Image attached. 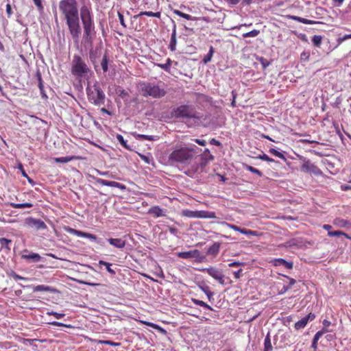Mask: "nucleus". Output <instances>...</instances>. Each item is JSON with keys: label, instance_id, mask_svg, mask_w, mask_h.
<instances>
[{"label": "nucleus", "instance_id": "obj_28", "mask_svg": "<svg viewBox=\"0 0 351 351\" xmlns=\"http://www.w3.org/2000/svg\"><path fill=\"white\" fill-rule=\"evenodd\" d=\"M288 17H289V19H291L293 21H298V22H300V23H302L306 24V25H311L314 23L313 21H312L311 20H308V19H306L304 18H302L300 16H288Z\"/></svg>", "mask_w": 351, "mask_h": 351}, {"label": "nucleus", "instance_id": "obj_58", "mask_svg": "<svg viewBox=\"0 0 351 351\" xmlns=\"http://www.w3.org/2000/svg\"><path fill=\"white\" fill-rule=\"evenodd\" d=\"M243 265V263L239 262V261H234V262L229 263L228 266L230 267H237V266H240V265Z\"/></svg>", "mask_w": 351, "mask_h": 351}, {"label": "nucleus", "instance_id": "obj_2", "mask_svg": "<svg viewBox=\"0 0 351 351\" xmlns=\"http://www.w3.org/2000/svg\"><path fill=\"white\" fill-rule=\"evenodd\" d=\"M196 158V152L194 149L182 146H176L169 156V161L172 164H190Z\"/></svg>", "mask_w": 351, "mask_h": 351}, {"label": "nucleus", "instance_id": "obj_12", "mask_svg": "<svg viewBox=\"0 0 351 351\" xmlns=\"http://www.w3.org/2000/svg\"><path fill=\"white\" fill-rule=\"evenodd\" d=\"M221 225L225 226L234 231L239 232L241 234H245V235H250V236H254L257 237L258 236V232L257 231L248 230L245 228H241L236 225L228 223L227 222H221Z\"/></svg>", "mask_w": 351, "mask_h": 351}, {"label": "nucleus", "instance_id": "obj_59", "mask_svg": "<svg viewBox=\"0 0 351 351\" xmlns=\"http://www.w3.org/2000/svg\"><path fill=\"white\" fill-rule=\"evenodd\" d=\"M284 277L287 278L289 280V285L288 286H290V288L294 285L296 282V280L292 278H290L286 275H283Z\"/></svg>", "mask_w": 351, "mask_h": 351}, {"label": "nucleus", "instance_id": "obj_35", "mask_svg": "<svg viewBox=\"0 0 351 351\" xmlns=\"http://www.w3.org/2000/svg\"><path fill=\"white\" fill-rule=\"evenodd\" d=\"M0 243L1 245V247H5L8 251L10 250V244L12 243V240L6 238H0Z\"/></svg>", "mask_w": 351, "mask_h": 351}, {"label": "nucleus", "instance_id": "obj_8", "mask_svg": "<svg viewBox=\"0 0 351 351\" xmlns=\"http://www.w3.org/2000/svg\"><path fill=\"white\" fill-rule=\"evenodd\" d=\"M173 114L176 118H194L195 117L190 106L181 105L175 108Z\"/></svg>", "mask_w": 351, "mask_h": 351}, {"label": "nucleus", "instance_id": "obj_27", "mask_svg": "<svg viewBox=\"0 0 351 351\" xmlns=\"http://www.w3.org/2000/svg\"><path fill=\"white\" fill-rule=\"evenodd\" d=\"M135 137L136 139L140 140V141L147 140V141H156L158 139V138H157L156 136H154L145 135V134H140L135 135Z\"/></svg>", "mask_w": 351, "mask_h": 351}, {"label": "nucleus", "instance_id": "obj_48", "mask_svg": "<svg viewBox=\"0 0 351 351\" xmlns=\"http://www.w3.org/2000/svg\"><path fill=\"white\" fill-rule=\"evenodd\" d=\"M99 343L101 344L109 345V346H121L120 343L113 342V341H111L109 340H100L99 341Z\"/></svg>", "mask_w": 351, "mask_h": 351}, {"label": "nucleus", "instance_id": "obj_38", "mask_svg": "<svg viewBox=\"0 0 351 351\" xmlns=\"http://www.w3.org/2000/svg\"><path fill=\"white\" fill-rule=\"evenodd\" d=\"M99 265H104L106 267V270L108 271V272H109L112 275H114L115 274V271L113 270L112 269H111V265H112L111 263H107V262H106L104 261H99Z\"/></svg>", "mask_w": 351, "mask_h": 351}, {"label": "nucleus", "instance_id": "obj_21", "mask_svg": "<svg viewBox=\"0 0 351 351\" xmlns=\"http://www.w3.org/2000/svg\"><path fill=\"white\" fill-rule=\"evenodd\" d=\"M148 213L152 215L154 217L165 216L164 211L158 206L151 207L148 210Z\"/></svg>", "mask_w": 351, "mask_h": 351}, {"label": "nucleus", "instance_id": "obj_60", "mask_svg": "<svg viewBox=\"0 0 351 351\" xmlns=\"http://www.w3.org/2000/svg\"><path fill=\"white\" fill-rule=\"evenodd\" d=\"M51 325L54 326H66V327H68L69 328L70 327V325H65L62 323H60V322H53L51 323Z\"/></svg>", "mask_w": 351, "mask_h": 351}, {"label": "nucleus", "instance_id": "obj_5", "mask_svg": "<svg viewBox=\"0 0 351 351\" xmlns=\"http://www.w3.org/2000/svg\"><path fill=\"white\" fill-rule=\"evenodd\" d=\"M88 98L94 104L100 106L104 104L105 95L99 86L94 85L86 89Z\"/></svg>", "mask_w": 351, "mask_h": 351}, {"label": "nucleus", "instance_id": "obj_25", "mask_svg": "<svg viewBox=\"0 0 351 351\" xmlns=\"http://www.w3.org/2000/svg\"><path fill=\"white\" fill-rule=\"evenodd\" d=\"M79 157L75 156H68L66 157H59V158H55L53 160L57 163H66L68 162H70L71 160L78 159Z\"/></svg>", "mask_w": 351, "mask_h": 351}, {"label": "nucleus", "instance_id": "obj_47", "mask_svg": "<svg viewBox=\"0 0 351 351\" xmlns=\"http://www.w3.org/2000/svg\"><path fill=\"white\" fill-rule=\"evenodd\" d=\"M201 289L205 293L209 300L213 298V293L210 290L208 287H201Z\"/></svg>", "mask_w": 351, "mask_h": 351}, {"label": "nucleus", "instance_id": "obj_4", "mask_svg": "<svg viewBox=\"0 0 351 351\" xmlns=\"http://www.w3.org/2000/svg\"><path fill=\"white\" fill-rule=\"evenodd\" d=\"M71 71L75 77H82L90 72V69L81 56L75 54L71 62Z\"/></svg>", "mask_w": 351, "mask_h": 351}, {"label": "nucleus", "instance_id": "obj_55", "mask_svg": "<svg viewBox=\"0 0 351 351\" xmlns=\"http://www.w3.org/2000/svg\"><path fill=\"white\" fill-rule=\"evenodd\" d=\"M118 17H119V21H120L121 25L123 27H126V25H125V21H124L123 15L121 13L118 12Z\"/></svg>", "mask_w": 351, "mask_h": 351}, {"label": "nucleus", "instance_id": "obj_29", "mask_svg": "<svg viewBox=\"0 0 351 351\" xmlns=\"http://www.w3.org/2000/svg\"><path fill=\"white\" fill-rule=\"evenodd\" d=\"M191 301L195 305H198L199 306L206 308L209 309L210 311H213V308L210 305H208V304H206V302H204L202 300H198V299H195V298H192Z\"/></svg>", "mask_w": 351, "mask_h": 351}, {"label": "nucleus", "instance_id": "obj_9", "mask_svg": "<svg viewBox=\"0 0 351 351\" xmlns=\"http://www.w3.org/2000/svg\"><path fill=\"white\" fill-rule=\"evenodd\" d=\"M84 29V38L86 41L92 42L93 38L95 36V26L94 19L82 22Z\"/></svg>", "mask_w": 351, "mask_h": 351}, {"label": "nucleus", "instance_id": "obj_20", "mask_svg": "<svg viewBox=\"0 0 351 351\" xmlns=\"http://www.w3.org/2000/svg\"><path fill=\"white\" fill-rule=\"evenodd\" d=\"M271 263L274 266H280L283 265L286 268L291 269L293 267V264L292 262L287 261L286 260L279 258H275L273 261H271Z\"/></svg>", "mask_w": 351, "mask_h": 351}, {"label": "nucleus", "instance_id": "obj_3", "mask_svg": "<svg viewBox=\"0 0 351 351\" xmlns=\"http://www.w3.org/2000/svg\"><path fill=\"white\" fill-rule=\"evenodd\" d=\"M139 93L145 97L159 99L163 97L167 91L158 84L152 82H141L139 84Z\"/></svg>", "mask_w": 351, "mask_h": 351}, {"label": "nucleus", "instance_id": "obj_63", "mask_svg": "<svg viewBox=\"0 0 351 351\" xmlns=\"http://www.w3.org/2000/svg\"><path fill=\"white\" fill-rule=\"evenodd\" d=\"M210 143L211 145H216V146H220L221 145V143L216 140L215 138H212L210 141Z\"/></svg>", "mask_w": 351, "mask_h": 351}, {"label": "nucleus", "instance_id": "obj_50", "mask_svg": "<svg viewBox=\"0 0 351 351\" xmlns=\"http://www.w3.org/2000/svg\"><path fill=\"white\" fill-rule=\"evenodd\" d=\"M139 156L142 160H143L147 164H150L152 162V158L150 156H146L143 154H139Z\"/></svg>", "mask_w": 351, "mask_h": 351}, {"label": "nucleus", "instance_id": "obj_15", "mask_svg": "<svg viewBox=\"0 0 351 351\" xmlns=\"http://www.w3.org/2000/svg\"><path fill=\"white\" fill-rule=\"evenodd\" d=\"M21 257L26 261L33 263H38L42 258V257L38 254L34 252H29L27 250L23 251Z\"/></svg>", "mask_w": 351, "mask_h": 351}, {"label": "nucleus", "instance_id": "obj_44", "mask_svg": "<svg viewBox=\"0 0 351 351\" xmlns=\"http://www.w3.org/2000/svg\"><path fill=\"white\" fill-rule=\"evenodd\" d=\"M260 34V31L257 29H253L249 32L245 33L243 34L244 38L247 37H255Z\"/></svg>", "mask_w": 351, "mask_h": 351}, {"label": "nucleus", "instance_id": "obj_19", "mask_svg": "<svg viewBox=\"0 0 351 351\" xmlns=\"http://www.w3.org/2000/svg\"><path fill=\"white\" fill-rule=\"evenodd\" d=\"M108 242L112 246L118 248L123 249L125 247L126 244V241L119 239V238H110L108 239Z\"/></svg>", "mask_w": 351, "mask_h": 351}, {"label": "nucleus", "instance_id": "obj_32", "mask_svg": "<svg viewBox=\"0 0 351 351\" xmlns=\"http://www.w3.org/2000/svg\"><path fill=\"white\" fill-rule=\"evenodd\" d=\"M273 349L269 335H267L264 340V351H271Z\"/></svg>", "mask_w": 351, "mask_h": 351}, {"label": "nucleus", "instance_id": "obj_49", "mask_svg": "<svg viewBox=\"0 0 351 351\" xmlns=\"http://www.w3.org/2000/svg\"><path fill=\"white\" fill-rule=\"evenodd\" d=\"M257 158H259V159H261V160H262L267 161V162H275V160H274L273 158H271L269 157V156H268L267 154H262V155H259Z\"/></svg>", "mask_w": 351, "mask_h": 351}, {"label": "nucleus", "instance_id": "obj_40", "mask_svg": "<svg viewBox=\"0 0 351 351\" xmlns=\"http://www.w3.org/2000/svg\"><path fill=\"white\" fill-rule=\"evenodd\" d=\"M269 152L276 157H278V158L285 160H286V158L284 156V154H282L281 152H278V150H276L274 148H270L269 150Z\"/></svg>", "mask_w": 351, "mask_h": 351}, {"label": "nucleus", "instance_id": "obj_22", "mask_svg": "<svg viewBox=\"0 0 351 351\" xmlns=\"http://www.w3.org/2000/svg\"><path fill=\"white\" fill-rule=\"evenodd\" d=\"M169 49L171 51H176V25H174V27L172 30V33L171 35V40L169 45Z\"/></svg>", "mask_w": 351, "mask_h": 351}, {"label": "nucleus", "instance_id": "obj_42", "mask_svg": "<svg viewBox=\"0 0 351 351\" xmlns=\"http://www.w3.org/2000/svg\"><path fill=\"white\" fill-rule=\"evenodd\" d=\"M116 138L120 144L127 149H130L129 146L127 145L126 141L124 140L123 136L119 134H117Z\"/></svg>", "mask_w": 351, "mask_h": 351}, {"label": "nucleus", "instance_id": "obj_46", "mask_svg": "<svg viewBox=\"0 0 351 351\" xmlns=\"http://www.w3.org/2000/svg\"><path fill=\"white\" fill-rule=\"evenodd\" d=\"M142 323L144 324L145 325L150 326L154 329H156V330H160L162 332H165V330L164 329H162L160 326H159L158 325H157L156 324L149 322H142Z\"/></svg>", "mask_w": 351, "mask_h": 351}, {"label": "nucleus", "instance_id": "obj_30", "mask_svg": "<svg viewBox=\"0 0 351 351\" xmlns=\"http://www.w3.org/2000/svg\"><path fill=\"white\" fill-rule=\"evenodd\" d=\"M334 224L340 228H345L348 226L350 224V223L346 219L337 218L334 220Z\"/></svg>", "mask_w": 351, "mask_h": 351}, {"label": "nucleus", "instance_id": "obj_53", "mask_svg": "<svg viewBox=\"0 0 351 351\" xmlns=\"http://www.w3.org/2000/svg\"><path fill=\"white\" fill-rule=\"evenodd\" d=\"M205 165V163L198 164L197 162H195V164L192 167L193 169L191 171L193 172H195L199 169V167H201V169H202Z\"/></svg>", "mask_w": 351, "mask_h": 351}, {"label": "nucleus", "instance_id": "obj_18", "mask_svg": "<svg viewBox=\"0 0 351 351\" xmlns=\"http://www.w3.org/2000/svg\"><path fill=\"white\" fill-rule=\"evenodd\" d=\"M98 182L103 186L116 187L122 190H124L126 188L125 185L114 181H109L106 180L99 179Z\"/></svg>", "mask_w": 351, "mask_h": 351}, {"label": "nucleus", "instance_id": "obj_16", "mask_svg": "<svg viewBox=\"0 0 351 351\" xmlns=\"http://www.w3.org/2000/svg\"><path fill=\"white\" fill-rule=\"evenodd\" d=\"M315 318V315L312 313H309L304 317L302 318L300 320L298 321L295 324V328L296 330H300L301 328H304L306 324H308L309 320H313Z\"/></svg>", "mask_w": 351, "mask_h": 351}, {"label": "nucleus", "instance_id": "obj_36", "mask_svg": "<svg viewBox=\"0 0 351 351\" xmlns=\"http://www.w3.org/2000/svg\"><path fill=\"white\" fill-rule=\"evenodd\" d=\"M243 167L246 170H247L253 173L257 174L260 177L263 176V173L261 171H259L258 169H257L250 165H248L247 164H243Z\"/></svg>", "mask_w": 351, "mask_h": 351}, {"label": "nucleus", "instance_id": "obj_57", "mask_svg": "<svg viewBox=\"0 0 351 351\" xmlns=\"http://www.w3.org/2000/svg\"><path fill=\"white\" fill-rule=\"evenodd\" d=\"M261 63L263 69L267 68L269 65V62L263 58H261Z\"/></svg>", "mask_w": 351, "mask_h": 351}, {"label": "nucleus", "instance_id": "obj_6", "mask_svg": "<svg viewBox=\"0 0 351 351\" xmlns=\"http://www.w3.org/2000/svg\"><path fill=\"white\" fill-rule=\"evenodd\" d=\"M182 215L189 218L197 219H215L217 217L215 212L207 210H191L188 209L182 210Z\"/></svg>", "mask_w": 351, "mask_h": 351}, {"label": "nucleus", "instance_id": "obj_31", "mask_svg": "<svg viewBox=\"0 0 351 351\" xmlns=\"http://www.w3.org/2000/svg\"><path fill=\"white\" fill-rule=\"evenodd\" d=\"M214 52H215V51H214L213 47L210 46L209 48L208 53L204 57V58L202 60V61L204 64H207L211 60Z\"/></svg>", "mask_w": 351, "mask_h": 351}, {"label": "nucleus", "instance_id": "obj_56", "mask_svg": "<svg viewBox=\"0 0 351 351\" xmlns=\"http://www.w3.org/2000/svg\"><path fill=\"white\" fill-rule=\"evenodd\" d=\"M242 269H239L238 271H234L233 275L236 279H239L242 276Z\"/></svg>", "mask_w": 351, "mask_h": 351}, {"label": "nucleus", "instance_id": "obj_17", "mask_svg": "<svg viewBox=\"0 0 351 351\" xmlns=\"http://www.w3.org/2000/svg\"><path fill=\"white\" fill-rule=\"evenodd\" d=\"M199 252L198 250H193L187 252H180L178 253V256L184 259H189L191 258H196L199 256Z\"/></svg>", "mask_w": 351, "mask_h": 351}, {"label": "nucleus", "instance_id": "obj_14", "mask_svg": "<svg viewBox=\"0 0 351 351\" xmlns=\"http://www.w3.org/2000/svg\"><path fill=\"white\" fill-rule=\"evenodd\" d=\"M65 230L67 232L74 234V235H76L77 237L87 238L92 241H95L97 239V237L90 233L84 232H82L80 230L73 229L70 227L66 228Z\"/></svg>", "mask_w": 351, "mask_h": 351}, {"label": "nucleus", "instance_id": "obj_52", "mask_svg": "<svg viewBox=\"0 0 351 351\" xmlns=\"http://www.w3.org/2000/svg\"><path fill=\"white\" fill-rule=\"evenodd\" d=\"M47 315H53V316H54L56 319H61V318L64 317V315H65L64 313H59L54 312V311L48 312V313H47Z\"/></svg>", "mask_w": 351, "mask_h": 351}, {"label": "nucleus", "instance_id": "obj_51", "mask_svg": "<svg viewBox=\"0 0 351 351\" xmlns=\"http://www.w3.org/2000/svg\"><path fill=\"white\" fill-rule=\"evenodd\" d=\"M35 4V5L36 6L37 9L40 11V12H43V10H44V7L43 5V3H42V0H32Z\"/></svg>", "mask_w": 351, "mask_h": 351}, {"label": "nucleus", "instance_id": "obj_54", "mask_svg": "<svg viewBox=\"0 0 351 351\" xmlns=\"http://www.w3.org/2000/svg\"><path fill=\"white\" fill-rule=\"evenodd\" d=\"M37 77H38V88L40 90H42V88H44V86H43L41 75L39 73H38Z\"/></svg>", "mask_w": 351, "mask_h": 351}, {"label": "nucleus", "instance_id": "obj_39", "mask_svg": "<svg viewBox=\"0 0 351 351\" xmlns=\"http://www.w3.org/2000/svg\"><path fill=\"white\" fill-rule=\"evenodd\" d=\"M101 66L104 73L107 72L108 70V59L105 54L102 58V60L101 62Z\"/></svg>", "mask_w": 351, "mask_h": 351}, {"label": "nucleus", "instance_id": "obj_61", "mask_svg": "<svg viewBox=\"0 0 351 351\" xmlns=\"http://www.w3.org/2000/svg\"><path fill=\"white\" fill-rule=\"evenodd\" d=\"M6 12L8 16H10L12 14V8L9 3L6 5Z\"/></svg>", "mask_w": 351, "mask_h": 351}, {"label": "nucleus", "instance_id": "obj_64", "mask_svg": "<svg viewBox=\"0 0 351 351\" xmlns=\"http://www.w3.org/2000/svg\"><path fill=\"white\" fill-rule=\"evenodd\" d=\"M194 141L195 143H197L199 145L204 146L206 144V142L204 140H200V139L196 138Z\"/></svg>", "mask_w": 351, "mask_h": 351}, {"label": "nucleus", "instance_id": "obj_45", "mask_svg": "<svg viewBox=\"0 0 351 351\" xmlns=\"http://www.w3.org/2000/svg\"><path fill=\"white\" fill-rule=\"evenodd\" d=\"M10 277L13 278V279L16 281L22 280H27L28 278L19 276L16 272L12 271L9 274Z\"/></svg>", "mask_w": 351, "mask_h": 351}, {"label": "nucleus", "instance_id": "obj_1", "mask_svg": "<svg viewBox=\"0 0 351 351\" xmlns=\"http://www.w3.org/2000/svg\"><path fill=\"white\" fill-rule=\"evenodd\" d=\"M58 9L73 41L78 43L82 33L77 0H60Z\"/></svg>", "mask_w": 351, "mask_h": 351}, {"label": "nucleus", "instance_id": "obj_37", "mask_svg": "<svg viewBox=\"0 0 351 351\" xmlns=\"http://www.w3.org/2000/svg\"><path fill=\"white\" fill-rule=\"evenodd\" d=\"M328 235L330 237H339L341 235L345 236L346 238L351 240V237H350L348 234H346L345 232L342 231H329L328 232Z\"/></svg>", "mask_w": 351, "mask_h": 351}, {"label": "nucleus", "instance_id": "obj_7", "mask_svg": "<svg viewBox=\"0 0 351 351\" xmlns=\"http://www.w3.org/2000/svg\"><path fill=\"white\" fill-rule=\"evenodd\" d=\"M80 16L82 22L93 20V13L90 0H80Z\"/></svg>", "mask_w": 351, "mask_h": 351}, {"label": "nucleus", "instance_id": "obj_26", "mask_svg": "<svg viewBox=\"0 0 351 351\" xmlns=\"http://www.w3.org/2000/svg\"><path fill=\"white\" fill-rule=\"evenodd\" d=\"M147 16L156 17V18L160 19V16H161V13H160V12H153L152 11H144V12H141L135 17H138V16Z\"/></svg>", "mask_w": 351, "mask_h": 351}, {"label": "nucleus", "instance_id": "obj_13", "mask_svg": "<svg viewBox=\"0 0 351 351\" xmlns=\"http://www.w3.org/2000/svg\"><path fill=\"white\" fill-rule=\"evenodd\" d=\"M25 223L31 228H34L36 230H45L47 229V225L43 221L38 219L29 217L25 219Z\"/></svg>", "mask_w": 351, "mask_h": 351}, {"label": "nucleus", "instance_id": "obj_10", "mask_svg": "<svg viewBox=\"0 0 351 351\" xmlns=\"http://www.w3.org/2000/svg\"><path fill=\"white\" fill-rule=\"evenodd\" d=\"M304 160V162L301 166V171L304 173H311L315 176H319L322 173V171L318 167L312 163L309 160H306L304 157H300V159Z\"/></svg>", "mask_w": 351, "mask_h": 351}, {"label": "nucleus", "instance_id": "obj_33", "mask_svg": "<svg viewBox=\"0 0 351 351\" xmlns=\"http://www.w3.org/2000/svg\"><path fill=\"white\" fill-rule=\"evenodd\" d=\"M172 60L170 58H167L166 62L165 64H157L156 65L162 69H164L166 71H169V69L171 66Z\"/></svg>", "mask_w": 351, "mask_h": 351}, {"label": "nucleus", "instance_id": "obj_62", "mask_svg": "<svg viewBox=\"0 0 351 351\" xmlns=\"http://www.w3.org/2000/svg\"><path fill=\"white\" fill-rule=\"evenodd\" d=\"M322 324L324 325L323 328L326 329V328H328L330 326L331 322L328 319H324Z\"/></svg>", "mask_w": 351, "mask_h": 351}, {"label": "nucleus", "instance_id": "obj_43", "mask_svg": "<svg viewBox=\"0 0 351 351\" xmlns=\"http://www.w3.org/2000/svg\"><path fill=\"white\" fill-rule=\"evenodd\" d=\"M328 332V330L323 328L322 330L317 332L313 338V344L322 336L323 334Z\"/></svg>", "mask_w": 351, "mask_h": 351}, {"label": "nucleus", "instance_id": "obj_41", "mask_svg": "<svg viewBox=\"0 0 351 351\" xmlns=\"http://www.w3.org/2000/svg\"><path fill=\"white\" fill-rule=\"evenodd\" d=\"M322 37L319 35H315L312 38V42L315 47H319L322 44Z\"/></svg>", "mask_w": 351, "mask_h": 351}, {"label": "nucleus", "instance_id": "obj_34", "mask_svg": "<svg viewBox=\"0 0 351 351\" xmlns=\"http://www.w3.org/2000/svg\"><path fill=\"white\" fill-rule=\"evenodd\" d=\"M11 206L14 208H32L33 204L32 203L26 202L23 204H16L12 203Z\"/></svg>", "mask_w": 351, "mask_h": 351}, {"label": "nucleus", "instance_id": "obj_23", "mask_svg": "<svg viewBox=\"0 0 351 351\" xmlns=\"http://www.w3.org/2000/svg\"><path fill=\"white\" fill-rule=\"evenodd\" d=\"M220 248V243H214L213 245H212L207 251V254L209 255H212L213 256H215L218 254L219 252Z\"/></svg>", "mask_w": 351, "mask_h": 351}, {"label": "nucleus", "instance_id": "obj_11", "mask_svg": "<svg viewBox=\"0 0 351 351\" xmlns=\"http://www.w3.org/2000/svg\"><path fill=\"white\" fill-rule=\"evenodd\" d=\"M206 272L209 276L216 280L220 285H225L224 275L223 273L215 267H210L202 270Z\"/></svg>", "mask_w": 351, "mask_h": 351}, {"label": "nucleus", "instance_id": "obj_24", "mask_svg": "<svg viewBox=\"0 0 351 351\" xmlns=\"http://www.w3.org/2000/svg\"><path fill=\"white\" fill-rule=\"evenodd\" d=\"M33 291L34 292H36V291H47V292H51V293H53L56 291V289L51 287H49V286H45V285H37V286H34L33 287Z\"/></svg>", "mask_w": 351, "mask_h": 351}]
</instances>
